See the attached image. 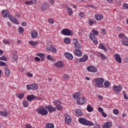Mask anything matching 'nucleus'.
Returning <instances> with one entry per match:
<instances>
[{"mask_svg": "<svg viewBox=\"0 0 128 128\" xmlns=\"http://www.w3.org/2000/svg\"><path fill=\"white\" fill-rule=\"evenodd\" d=\"M27 76H30V78H32V73L30 72H28L27 73Z\"/></svg>", "mask_w": 128, "mask_h": 128, "instance_id": "nucleus-62", "label": "nucleus"}, {"mask_svg": "<svg viewBox=\"0 0 128 128\" xmlns=\"http://www.w3.org/2000/svg\"><path fill=\"white\" fill-rule=\"evenodd\" d=\"M98 48H100V50H102L104 52H108V49L106 48V46L104 44H100L98 46Z\"/></svg>", "mask_w": 128, "mask_h": 128, "instance_id": "nucleus-24", "label": "nucleus"}, {"mask_svg": "<svg viewBox=\"0 0 128 128\" xmlns=\"http://www.w3.org/2000/svg\"><path fill=\"white\" fill-rule=\"evenodd\" d=\"M78 122H80V124H84V126H94V123L92 122L91 121H88L84 118H79Z\"/></svg>", "mask_w": 128, "mask_h": 128, "instance_id": "nucleus-3", "label": "nucleus"}, {"mask_svg": "<svg viewBox=\"0 0 128 128\" xmlns=\"http://www.w3.org/2000/svg\"><path fill=\"white\" fill-rule=\"evenodd\" d=\"M122 44H124V46H128V38H124L122 39Z\"/></svg>", "mask_w": 128, "mask_h": 128, "instance_id": "nucleus-27", "label": "nucleus"}, {"mask_svg": "<svg viewBox=\"0 0 128 128\" xmlns=\"http://www.w3.org/2000/svg\"><path fill=\"white\" fill-rule=\"evenodd\" d=\"M113 112L114 114H116V116H118V114L119 112L118 109H114L113 110Z\"/></svg>", "mask_w": 128, "mask_h": 128, "instance_id": "nucleus-48", "label": "nucleus"}, {"mask_svg": "<svg viewBox=\"0 0 128 128\" xmlns=\"http://www.w3.org/2000/svg\"><path fill=\"white\" fill-rule=\"evenodd\" d=\"M75 114L76 116H82L83 113H82V110L80 109H77L75 111Z\"/></svg>", "mask_w": 128, "mask_h": 128, "instance_id": "nucleus-17", "label": "nucleus"}, {"mask_svg": "<svg viewBox=\"0 0 128 128\" xmlns=\"http://www.w3.org/2000/svg\"><path fill=\"white\" fill-rule=\"evenodd\" d=\"M26 88H28V90H38V86L36 84H30L26 85Z\"/></svg>", "mask_w": 128, "mask_h": 128, "instance_id": "nucleus-8", "label": "nucleus"}, {"mask_svg": "<svg viewBox=\"0 0 128 128\" xmlns=\"http://www.w3.org/2000/svg\"><path fill=\"white\" fill-rule=\"evenodd\" d=\"M12 60H14V62H16L18 60V55H16V54L12 53Z\"/></svg>", "mask_w": 128, "mask_h": 128, "instance_id": "nucleus-26", "label": "nucleus"}, {"mask_svg": "<svg viewBox=\"0 0 128 128\" xmlns=\"http://www.w3.org/2000/svg\"><path fill=\"white\" fill-rule=\"evenodd\" d=\"M37 56H40V58L41 60H42V62H44V60L46 54L42 53H38Z\"/></svg>", "mask_w": 128, "mask_h": 128, "instance_id": "nucleus-25", "label": "nucleus"}, {"mask_svg": "<svg viewBox=\"0 0 128 128\" xmlns=\"http://www.w3.org/2000/svg\"><path fill=\"white\" fill-rule=\"evenodd\" d=\"M100 58H101L102 60H106V58H108V57L104 56V54L102 53L101 56H100Z\"/></svg>", "mask_w": 128, "mask_h": 128, "instance_id": "nucleus-44", "label": "nucleus"}, {"mask_svg": "<svg viewBox=\"0 0 128 128\" xmlns=\"http://www.w3.org/2000/svg\"><path fill=\"white\" fill-rule=\"evenodd\" d=\"M46 108L48 110L49 112L52 113L56 112V108L50 105L46 106Z\"/></svg>", "mask_w": 128, "mask_h": 128, "instance_id": "nucleus-10", "label": "nucleus"}, {"mask_svg": "<svg viewBox=\"0 0 128 128\" xmlns=\"http://www.w3.org/2000/svg\"><path fill=\"white\" fill-rule=\"evenodd\" d=\"M95 82V86L96 88H104V79L102 78H97L94 80Z\"/></svg>", "mask_w": 128, "mask_h": 128, "instance_id": "nucleus-2", "label": "nucleus"}, {"mask_svg": "<svg viewBox=\"0 0 128 128\" xmlns=\"http://www.w3.org/2000/svg\"><path fill=\"white\" fill-rule=\"evenodd\" d=\"M122 90V87L120 86H116V85H114L113 86V90L115 92H121V90Z\"/></svg>", "mask_w": 128, "mask_h": 128, "instance_id": "nucleus-16", "label": "nucleus"}, {"mask_svg": "<svg viewBox=\"0 0 128 128\" xmlns=\"http://www.w3.org/2000/svg\"><path fill=\"white\" fill-rule=\"evenodd\" d=\"M5 74L6 76H10V69H8V68H5Z\"/></svg>", "mask_w": 128, "mask_h": 128, "instance_id": "nucleus-29", "label": "nucleus"}, {"mask_svg": "<svg viewBox=\"0 0 128 128\" xmlns=\"http://www.w3.org/2000/svg\"><path fill=\"white\" fill-rule=\"evenodd\" d=\"M46 58L48 60H51V62L54 60V58H52L50 55H48L46 57Z\"/></svg>", "mask_w": 128, "mask_h": 128, "instance_id": "nucleus-46", "label": "nucleus"}, {"mask_svg": "<svg viewBox=\"0 0 128 128\" xmlns=\"http://www.w3.org/2000/svg\"><path fill=\"white\" fill-rule=\"evenodd\" d=\"M53 104L58 110H62V106L60 105V101L58 100H56L53 102Z\"/></svg>", "mask_w": 128, "mask_h": 128, "instance_id": "nucleus-6", "label": "nucleus"}, {"mask_svg": "<svg viewBox=\"0 0 128 128\" xmlns=\"http://www.w3.org/2000/svg\"><path fill=\"white\" fill-rule=\"evenodd\" d=\"M94 18L96 20H102L104 18V16L102 14H96L94 16Z\"/></svg>", "mask_w": 128, "mask_h": 128, "instance_id": "nucleus-20", "label": "nucleus"}, {"mask_svg": "<svg viewBox=\"0 0 128 128\" xmlns=\"http://www.w3.org/2000/svg\"><path fill=\"white\" fill-rule=\"evenodd\" d=\"M123 8L124 10H128V4L126 3H124L123 4Z\"/></svg>", "mask_w": 128, "mask_h": 128, "instance_id": "nucleus-45", "label": "nucleus"}, {"mask_svg": "<svg viewBox=\"0 0 128 128\" xmlns=\"http://www.w3.org/2000/svg\"><path fill=\"white\" fill-rule=\"evenodd\" d=\"M36 98H36L34 94L28 96L26 97V100H28V102H32V100H36Z\"/></svg>", "mask_w": 128, "mask_h": 128, "instance_id": "nucleus-14", "label": "nucleus"}, {"mask_svg": "<svg viewBox=\"0 0 128 128\" xmlns=\"http://www.w3.org/2000/svg\"><path fill=\"white\" fill-rule=\"evenodd\" d=\"M66 10L69 16H72V10L70 7H66Z\"/></svg>", "mask_w": 128, "mask_h": 128, "instance_id": "nucleus-30", "label": "nucleus"}, {"mask_svg": "<svg viewBox=\"0 0 128 128\" xmlns=\"http://www.w3.org/2000/svg\"><path fill=\"white\" fill-rule=\"evenodd\" d=\"M22 104L24 108H28V102L26 100L23 101Z\"/></svg>", "mask_w": 128, "mask_h": 128, "instance_id": "nucleus-36", "label": "nucleus"}, {"mask_svg": "<svg viewBox=\"0 0 128 128\" xmlns=\"http://www.w3.org/2000/svg\"><path fill=\"white\" fill-rule=\"evenodd\" d=\"M26 128H32V125H30V124H26Z\"/></svg>", "mask_w": 128, "mask_h": 128, "instance_id": "nucleus-60", "label": "nucleus"}, {"mask_svg": "<svg viewBox=\"0 0 128 128\" xmlns=\"http://www.w3.org/2000/svg\"><path fill=\"white\" fill-rule=\"evenodd\" d=\"M31 36L32 38H36L38 36V32L36 31H33L31 32Z\"/></svg>", "mask_w": 128, "mask_h": 128, "instance_id": "nucleus-31", "label": "nucleus"}, {"mask_svg": "<svg viewBox=\"0 0 128 128\" xmlns=\"http://www.w3.org/2000/svg\"><path fill=\"white\" fill-rule=\"evenodd\" d=\"M98 110L100 112H104V109H102V108H100V107H99L98 108Z\"/></svg>", "mask_w": 128, "mask_h": 128, "instance_id": "nucleus-57", "label": "nucleus"}, {"mask_svg": "<svg viewBox=\"0 0 128 128\" xmlns=\"http://www.w3.org/2000/svg\"><path fill=\"white\" fill-rule=\"evenodd\" d=\"M46 128H54V125L52 123H48L46 124Z\"/></svg>", "mask_w": 128, "mask_h": 128, "instance_id": "nucleus-33", "label": "nucleus"}, {"mask_svg": "<svg viewBox=\"0 0 128 128\" xmlns=\"http://www.w3.org/2000/svg\"><path fill=\"white\" fill-rule=\"evenodd\" d=\"M115 58V60L117 62H119V64H122V58H120V56L118 54H116L114 56Z\"/></svg>", "mask_w": 128, "mask_h": 128, "instance_id": "nucleus-18", "label": "nucleus"}, {"mask_svg": "<svg viewBox=\"0 0 128 128\" xmlns=\"http://www.w3.org/2000/svg\"><path fill=\"white\" fill-rule=\"evenodd\" d=\"M65 122L67 124H70L72 122V118L70 116H66L65 118Z\"/></svg>", "mask_w": 128, "mask_h": 128, "instance_id": "nucleus-22", "label": "nucleus"}, {"mask_svg": "<svg viewBox=\"0 0 128 128\" xmlns=\"http://www.w3.org/2000/svg\"><path fill=\"white\" fill-rule=\"evenodd\" d=\"M36 112L39 114H41V116H46L48 114V110H46L44 107H40V108H36Z\"/></svg>", "mask_w": 128, "mask_h": 128, "instance_id": "nucleus-4", "label": "nucleus"}, {"mask_svg": "<svg viewBox=\"0 0 128 128\" xmlns=\"http://www.w3.org/2000/svg\"><path fill=\"white\" fill-rule=\"evenodd\" d=\"M88 24H89V25L92 26V24H94V22L92 20H90L88 21Z\"/></svg>", "mask_w": 128, "mask_h": 128, "instance_id": "nucleus-56", "label": "nucleus"}, {"mask_svg": "<svg viewBox=\"0 0 128 128\" xmlns=\"http://www.w3.org/2000/svg\"><path fill=\"white\" fill-rule=\"evenodd\" d=\"M8 18L10 20H12L14 18L10 14H9V15H8Z\"/></svg>", "mask_w": 128, "mask_h": 128, "instance_id": "nucleus-63", "label": "nucleus"}, {"mask_svg": "<svg viewBox=\"0 0 128 128\" xmlns=\"http://www.w3.org/2000/svg\"><path fill=\"white\" fill-rule=\"evenodd\" d=\"M60 34L63 36H74V32L68 28L62 29L60 31Z\"/></svg>", "mask_w": 128, "mask_h": 128, "instance_id": "nucleus-5", "label": "nucleus"}, {"mask_svg": "<svg viewBox=\"0 0 128 128\" xmlns=\"http://www.w3.org/2000/svg\"><path fill=\"white\" fill-rule=\"evenodd\" d=\"M24 94H16V97L19 98H20V100H22V98H24Z\"/></svg>", "mask_w": 128, "mask_h": 128, "instance_id": "nucleus-40", "label": "nucleus"}, {"mask_svg": "<svg viewBox=\"0 0 128 128\" xmlns=\"http://www.w3.org/2000/svg\"><path fill=\"white\" fill-rule=\"evenodd\" d=\"M2 16L3 18H6L8 16L10 12L8 10H2Z\"/></svg>", "mask_w": 128, "mask_h": 128, "instance_id": "nucleus-15", "label": "nucleus"}, {"mask_svg": "<svg viewBox=\"0 0 128 128\" xmlns=\"http://www.w3.org/2000/svg\"><path fill=\"white\" fill-rule=\"evenodd\" d=\"M112 126V122L110 121L106 122L102 126V128H110Z\"/></svg>", "mask_w": 128, "mask_h": 128, "instance_id": "nucleus-12", "label": "nucleus"}, {"mask_svg": "<svg viewBox=\"0 0 128 128\" xmlns=\"http://www.w3.org/2000/svg\"><path fill=\"white\" fill-rule=\"evenodd\" d=\"M106 29H102V34L104 35V34H106Z\"/></svg>", "mask_w": 128, "mask_h": 128, "instance_id": "nucleus-58", "label": "nucleus"}, {"mask_svg": "<svg viewBox=\"0 0 128 128\" xmlns=\"http://www.w3.org/2000/svg\"><path fill=\"white\" fill-rule=\"evenodd\" d=\"M73 52L77 56H82V51L78 49H76L75 50H74Z\"/></svg>", "mask_w": 128, "mask_h": 128, "instance_id": "nucleus-13", "label": "nucleus"}, {"mask_svg": "<svg viewBox=\"0 0 128 128\" xmlns=\"http://www.w3.org/2000/svg\"><path fill=\"white\" fill-rule=\"evenodd\" d=\"M54 48L53 46H51L50 47H48L46 48V51L48 52L50 50V52H52V48Z\"/></svg>", "mask_w": 128, "mask_h": 128, "instance_id": "nucleus-47", "label": "nucleus"}, {"mask_svg": "<svg viewBox=\"0 0 128 128\" xmlns=\"http://www.w3.org/2000/svg\"><path fill=\"white\" fill-rule=\"evenodd\" d=\"M98 97L99 98V100H102V96L101 95H98Z\"/></svg>", "mask_w": 128, "mask_h": 128, "instance_id": "nucleus-64", "label": "nucleus"}, {"mask_svg": "<svg viewBox=\"0 0 128 128\" xmlns=\"http://www.w3.org/2000/svg\"><path fill=\"white\" fill-rule=\"evenodd\" d=\"M86 100L85 98H79L76 100V104L79 106H82L86 102Z\"/></svg>", "mask_w": 128, "mask_h": 128, "instance_id": "nucleus-7", "label": "nucleus"}, {"mask_svg": "<svg viewBox=\"0 0 128 128\" xmlns=\"http://www.w3.org/2000/svg\"><path fill=\"white\" fill-rule=\"evenodd\" d=\"M25 4H34L32 3V1H26L25 2Z\"/></svg>", "mask_w": 128, "mask_h": 128, "instance_id": "nucleus-54", "label": "nucleus"}, {"mask_svg": "<svg viewBox=\"0 0 128 128\" xmlns=\"http://www.w3.org/2000/svg\"><path fill=\"white\" fill-rule=\"evenodd\" d=\"M18 30L20 32H24V30L22 27H20L18 28Z\"/></svg>", "mask_w": 128, "mask_h": 128, "instance_id": "nucleus-51", "label": "nucleus"}, {"mask_svg": "<svg viewBox=\"0 0 128 128\" xmlns=\"http://www.w3.org/2000/svg\"><path fill=\"white\" fill-rule=\"evenodd\" d=\"M64 56L66 58H68V60H70L74 58V56H72V54L69 52L64 53Z\"/></svg>", "mask_w": 128, "mask_h": 128, "instance_id": "nucleus-19", "label": "nucleus"}, {"mask_svg": "<svg viewBox=\"0 0 128 128\" xmlns=\"http://www.w3.org/2000/svg\"><path fill=\"white\" fill-rule=\"evenodd\" d=\"M104 88H108V86H110V83L108 81H106L104 82Z\"/></svg>", "mask_w": 128, "mask_h": 128, "instance_id": "nucleus-38", "label": "nucleus"}, {"mask_svg": "<svg viewBox=\"0 0 128 128\" xmlns=\"http://www.w3.org/2000/svg\"><path fill=\"white\" fill-rule=\"evenodd\" d=\"M92 33L91 32L89 34L90 38L94 42V44H98V42L96 36H98V31L92 29Z\"/></svg>", "mask_w": 128, "mask_h": 128, "instance_id": "nucleus-1", "label": "nucleus"}, {"mask_svg": "<svg viewBox=\"0 0 128 128\" xmlns=\"http://www.w3.org/2000/svg\"><path fill=\"white\" fill-rule=\"evenodd\" d=\"M0 60H4V62H6V60H8V58H6V56H3L0 58Z\"/></svg>", "mask_w": 128, "mask_h": 128, "instance_id": "nucleus-41", "label": "nucleus"}, {"mask_svg": "<svg viewBox=\"0 0 128 128\" xmlns=\"http://www.w3.org/2000/svg\"><path fill=\"white\" fill-rule=\"evenodd\" d=\"M56 68H62L64 66V64H63L62 62H58L57 63L54 64Z\"/></svg>", "mask_w": 128, "mask_h": 128, "instance_id": "nucleus-23", "label": "nucleus"}, {"mask_svg": "<svg viewBox=\"0 0 128 128\" xmlns=\"http://www.w3.org/2000/svg\"><path fill=\"white\" fill-rule=\"evenodd\" d=\"M88 58V57L87 56V55L85 54L84 55L82 58H81L80 59H77L76 62H86Z\"/></svg>", "mask_w": 128, "mask_h": 128, "instance_id": "nucleus-11", "label": "nucleus"}, {"mask_svg": "<svg viewBox=\"0 0 128 128\" xmlns=\"http://www.w3.org/2000/svg\"><path fill=\"white\" fill-rule=\"evenodd\" d=\"M0 66H6V62H2V61H0Z\"/></svg>", "mask_w": 128, "mask_h": 128, "instance_id": "nucleus-53", "label": "nucleus"}, {"mask_svg": "<svg viewBox=\"0 0 128 128\" xmlns=\"http://www.w3.org/2000/svg\"><path fill=\"white\" fill-rule=\"evenodd\" d=\"M64 42L66 44H68L70 42V38H66L64 39Z\"/></svg>", "mask_w": 128, "mask_h": 128, "instance_id": "nucleus-37", "label": "nucleus"}, {"mask_svg": "<svg viewBox=\"0 0 128 128\" xmlns=\"http://www.w3.org/2000/svg\"><path fill=\"white\" fill-rule=\"evenodd\" d=\"M3 42H4V44H10V41H8V40H3Z\"/></svg>", "mask_w": 128, "mask_h": 128, "instance_id": "nucleus-50", "label": "nucleus"}, {"mask_svg": "<svg viewBox=\"0 0 128 128\" xmlns=\"http://www.w3.org/2000/svg\"><path fill=\"white\" fill-rule=\"evenodd\" d=\"M11 22H12L16 24H18V20L16 18L12 19Z\"/></svg>", "mask_w": 128, "mask_h": 128, "instance_id": "nucleus-39", "label": "nucleus"}, {"mask_svg": "<svg viewBox=\"0 0 128 128\" xmlns=\"http://www.w3.org/2000/svg\"><path fill=\"white\" fill-rule=\"evenodd\" d=\"M86 110L88 112H92L94 110V108H92L90 105H88Z\"/></svg>", "mask_w": 128, "mask_h": 128, "instance_id": "nucleus-28", "label": "nucleus"}, {"mask_svg": "<svg viewBox=\"0 0 128 128\" xmlns=\"http://www.w3.org/2000/svg\"><path fill=\"white\" fill-rule=\"evenodd\" d=\"M54 20L52 18H50L48 20V23L49 24H54Z\"/></svg>", "mask_w": 128, "mask_h": 128, "instance_id": "nucleus-52", "label": "nucleus"}, {"mask_svg": "<svg viewBox=\"0 0 128 128\" xmlns=\"http://www.w3.org/2000/svg\"><path fill=\"white\" fill-rule=\"evenodd\" d=\"M80 96V92L74 93L73 94L74 98L75 100H76V98H78Z\"/></svg>", "mask_w": 128, "mask_h": 128, "instance_id": "nucleus-34", "label": "nucleus"}, {"mask_svg": "<svg viewBox=\"0 0 128 128\" xmlns=\"http://www.w3.org/2000/svg\"><path fill=\"white\" fill-rule=\"evenodd\" d=\"M119 38H126V36L124 34H118Z\"/></svg>", "mask_w": 128, "mask_h": 128, "instance_id": "nucleus-43", "label": "nucleus"}, {"mask_svg": "<svg viewBox=\"0 0 128 128\" xmlns=\"http://www.w3.org/2000/svg\"><path fill=\"white\" fill-rule=\"evenodd\" d=\"M29 44H31L32 46H36V44H38V42H34L32 40H30L29 42Z\"/></svg>", "mask_w": 128, "mask_h": 128, "instance_id": "nucleus-32", "label": "nucleus"}, {"mask_svg": "<svg viewBox=\"0 0 128 128\" xmlns=\"http://www.w3.org/2000/svg\"><path fill=\"white\" fill-rule=\"evenodd\" d=\"M79 16H80V18H84V12H81L80 13Z\"/></svg>", "mask_w": 128, "mask_h": 128, "instance_id": "nucleus-59", "label": "nucleus"}, {"mask_svg": "<svg viewBox=\"0 0 128 128\" xmlns=\"http://www.w3.org/2000/svg\"><path fill=\"white\" fill-rule=\"evenodd\" d=\"M74 46L76 50H80V48H82V45L79 43H77L76 44H74Z\"/></svg>", "mask_w": 128, "mask_h": 128, "instance_id": "nucleus-35", "label": "nucleus"}, {"mask_svg": "<svg viewBox=\"0 0 128 128\" xmlns=\"http://www.w3.org/2000/svg\"><path fill=\"white\" fill-rule=\"evenodd\" d=\"M51 52H56V48H52Z\"/></svg>", "mask_w": 128, "mask_h": 128, "instance_id": "nucleus-61", "label": "nucleus"}, {"mask_svg": "<svg viewBox=\"0 0 128 128\" xmlns=\"http://www.w3.org/2000/svg\"><path fill=\"white\" fill-rule=\"evenodd\" d=\"M48 8V6L46 3H44L41 6V10L42 12H46Z\"/></svg>", "mask_w": 128, "mask_h": 128, "instance_id": "nucleus-21", "label": "nucleus"}, {"mask_svg": "<svg viewBox=\"0 0 128 128\" xmlns=\"http://www.w3.org/2000/svg\"><path fill=\"white\" fill-rule=\"evenodd\" d=\"M63 78L64 80H68V75L66 74H64V76H63Z\"/></svg>", "mask_w": 128, "mask_h": 128, "instance_id": "nucleus-55", "label": "nucleus"}, {"mask_svg": "<svg viewBox=\"0 0 128 128\" xmlns=\"http://www.w3.org/2000/svg\"><path fill=\"white\" fill-rule=\"evenodd\" d=\"M73 44H78V39L76 38H74L73 39Z\"/></svg>", "mask_w": 128, "mask_h": 128, "instance_id": "nucleus-49", "label": "nucleus"}, {"mask_svg": "<svg viewBox=\"0 0 128 128\" xmlns=\"http://www.w3.org/2000/svg\"><path fill=\"white\" fill-rule=\"evenodd\" d=\"M0 115L2 116H8V113L0 111Z\"/></svg>", "mask_w": 128, "mask_h": 128, "instance_id": "nucleus-42", "label": "nucleus"}, {"mask_svg": "<svg viewBox=\"0 0 128 128\" xmlns=\"http://www.w3.org/2000/svg\"><path fill=\"white\" fill-rule=\"evenodd\" d=\"M87 70L90 72H96L98 68L94 66H90L87 67Z\"/></svg>", "mask_w": 128, "mask_h": 128, "instance_id": "nucleus-9", "label": "nucleus"}]
</instances>
